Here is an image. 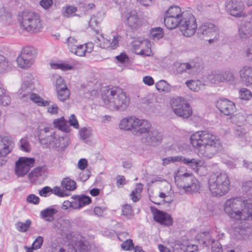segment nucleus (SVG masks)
Here are the masks:
<instances>
[{"label": "nucleus", "mask_w": 252, "mask_h": 252, "mask_svg": "<svg viewBox=\"0 0 252 252\" xmlns=\"http://www.w3.org/2000/svg\"><path fill=\"white\" fill-rule=\"evenodd\" d=\"M106 14L104 10L98 11L95 15H93L89 21V26L92 29L97 27L103 20Z\"/></svg>", "instance_id": "c85d7f7f"}, {"label": "nucleus", "mask_w": 252, "mask_h": 252, "mask_svg": "<svg viewBox=\"0 0 252 252\" xmlns=\"http://www.w3.org/2000/svg\"><path fill=\"white\" fill-rule=\"evenodd\" d=\"M182 160V156L169 157L163 158L162 159V165L166 166L172 163L180 162Z\"/></svg>", "instance_id": "8fccbe9b"}, {"label": "nucleus", "mask_w": 252, "mask_h": 252, "mask_svg": "<svg viewBox=\"0 0 252 252\" xmlns=\"http://www.w3.org/2000/svg\"><path fill=\"white\" fill-rule=\"evenodd\" d=\"M27 85V82H23L17 94L19 97L23 101H28L30 94L33 91Z\"/></svg>", "instance_id": "cd10ccee"}, {"label": "nucleus", "mask_w": 252, "mask_h": 252, "mask_svg": "<svg viewBox=\"0 0 252 252\" xmlns=\"http://www.w3.org/2000/svg\"><path fill=\"white\" fill-rule=\"evenodd\" d=\"M102 98L105 106L111 111H123L129 104V98L126 93L118 87L104 91Z\"/></svg>", "instance_id": "7ed1b4c3"}, {"label": "nucleus", "mask_w": 252, "mask_h": 252, "mask_svg": "<svg viewBox=\"0 0 252 252\" xmlns=\"http://www.w3.org/2000/svg\"><path fill=\"white\" fill-rule=\"evenodd\" d=\"M174 179L178 188L185 193H194L200 190V182L191 174L179 169L174 174Z\"/></svg>", "instance_id": "20e7f679"}, {"label": "nucleus", "mask_w": 252, "mask_h": 252, "mask_svg": "<svg viewBox=\"0 0 252 252\" xmlns=\"http://www.w3.org/2000/svg\"><path fill=\"white\" fill-rule=\"evenodd\" d=\"M35 160L33 158L21 157L16 162L15 171L19 177L25 176L33 166Z\"/></svg>", "instance_id": "f8f14e48"}, {"label": "nucleus", "mask_w": 252, "mask_h": 252, "mask_svg": "<svg viewBox=\"0 0 252 252\" xmlns=\"http://www.w3.org/2000/svg\"><path fill=\"white\" fill-rule=\"evenodd\" d=\"M20 26L27 32L37 33L42 31L43 24L39 15L31 10H25L19 14Z\"/></svg>", "instance_id": "423d86ee"}, {"label": "nucleus", "mask_w": 252, "mask_h": 252, "mask_svg": "<svg viewBox=\"0 0 252 252\" xmlns=\"http://www.w3.org/2000/svg\"><path fill=\"white\" fill-rule=\"evenodd\" d=\"M162 134L156 129H151L142 138V142L145 145L156 147L159 145L162 140Z\"/></svg>", "instance_id": "f3484780"}, {"label": "nucleus", "mask_w": 252, "mask_h": 252, "mask_svg": "<svg viewBox=\"0 0 252 252\" xmlns=\"http://www.w3.org/2000/svg\"><path fill=\"white\" fill-rule=\"evenodd\" d=\"M26 201L29 203L38 205L39 203L40 198L34 194H30L27 196Z\"/></svg>", "instance_id": "680f3d73"}, {"label": "nucleus", "mask_w": 252, "mask_h": 252, "mask_svg": "<svg viewBox=\"0 0 252 252\" xmlns=\"http://www.w3.org/2000/svg\"><path fill=\"white\" fill-rule=\"evenodd\" d=\"M240 77L243 83L247 86L252 85V67L243 66L239 71Z\"/></svg>", "instance_id": "b1692460"}, {"label": "nucleus", "mask_w": 252, "mask_h": 252, "mask_svg": "<svg viewBox=\"0 0 252 252\" xmlns=\"http://www.w3.org/2000/svg\"><path fill=\"white\" fill-rule=\"evenodd\" d=\"M190 142L198 156L204 159H210L220 147L218 136L207 130L198 131L191 135Z\"/></svg>", "instance_id": "f257e3e1"}, {"label": "nucleus", "mask_w": 252, "mask_h": 252, "mask_svg": "<svg viewBox=\"0 0 252 252\" xmlns=\"http://www.w3.org/2000/svg\"><path fill=\"white\" fill-rule=\"evenodd\" d=\"M189 65H188V63H181L180 62H176L174 63L173 67V69L178 73H181L184 71H188V67Z\"/></svg>", "instance_id": "09e8293b"}, {"label": "nucleus", "mask_w": 252, "mask_h": 252, "mask_svg": "<svg viewBox=\"0 0 252 252\" xmlns=\"http://www.w3.org/2000/svg\"><path fill=\"white\" fill-rule=\"evenodd\" d=\"M12 142L7 137H3L0 140V156L8 154L12 150Z\"/></svg>", "instance_id": "bb28decb"}, {"label": "nucleus", "mask_w": 252, "mask_h": 252, "mask_svg": "<svg viewBox=\"0 0 252 252\" xmlns=\"http://www.w3.org/2000/svg\"><path fill=\"white\" fill-rule=\"evenodd\" d=\"M52 190V193H54L56 195L59 196V197H64L68 195L67 193H65V192L61 189V188L59 187L56 186L54 187L53 189L51 188Z\"/></svg>", "instance_id": "338daca9"}, {"label": "nucleus", "mask_w": 252, "mask_h": 252, "mask_svg": "<svg viewBox=\"0 0 252 252\" xmlns=\"http://www.w3.org/2000/svg\"><path fill=\"white\" fill-rule=\"evenodd\" d=\"M57 132L50 127H44L39 130L38 138L40 143L46 147H53Z\"/></svg>", "instance_id": "2eb2a0df"}, {"label": "nucleus", "mask_w": 252, "mask_h": 252, "mask_svg": "<svg viewBox=\"0 0 252 252\" xmlns=\"http://www.w3.org/2000/svg\"><path fill=\"white\" fill-rule=\"evenodd\" d=\"M154 220L162 225L170 226L172 224L173 219L169 214L157 209L152 210Z\"/></svg>", "instance_id": "6ab92c4d"}, {"label": "nucleus", "mask_w": 252, "mask_h": 252, "mask_svg": "<svg viewBox=\"0 0 252 252\" xmlns=\"http://www.w3.org/2000/svg\"><path fill=\"white\" fill-rule=\"evenodd\" d=\"M58 99L61 101H64L69 98L70 91L67 87L56 90Z\"/></svg>", "instance_id": "4c0bfd02"}, {"label": "nucleus", "mask_w": 252, "mask_h": 252, "mask_svg": "<svg viewBox=\"0 0 252 252\" xmlns=\"http://www.w3.org/2000/svg\"><path fill=\"white\" fill-rule=\"evenodd\" d=\"M66 43L69 50L72 52L77 45V40L73 36H69L66 39Z\"/></svg>", "instance_id": "bf43d9fd"}, {"label": "nucleus", "mask_w": 252, "mask_h": 252, "mask_svg": "<svg viewBox=\"0 0 252 252\" xmlns=\"http://www.w3.org/2000/svg\"><path fill=\"white\" fill-rule=\"evenodd\" d=\"M170 105L174 113L179 117L187 119L192 114V109L190 104L183 97L172 98Z\"/></svg>", "instance_id": "6e6552de"}, {"label": "nucleus", "mask_w": 252, "mask_h": 252, "mask_svg": "<svg viewBox=\"0 0 252 252\" xmlns=\"http://www.w3.org/2000/svg\"><path fill=\"white\" fill-rule=\"evenodd\" d=\"M137 118L134 116H128L123 118L119 124V128L125 131H134Z\"/></svg>", "instance_id": "5701e85b"}, {"label": "nucleus", "mask_w": 252, "mask_h": 252, "mask_svg": "<svg viewBox=\"0 0 252 252\" xmlns=\"http://www.w3.org/2000/svg\"><path fill=\"white\" fill-rule=\"evenodd\" d=\"M69 145V138L67 135L63 133L60 134L57 132L53 147L57 151H63Z\"/></svg>", "instance_id": "4be33fe9"}, {"label": "nucleus", "mask_w": 252, "mask_h": 252, "mask_svg": "<svg viewBox=\"0 0 252 252\" xmlns=\"http://www.w3.org/2000/svg\"><path fill=\"white\" fill-rule=\"evenodd\" d=\"M181 161L196 172H198V167L201 166L203 164V162L200 160L195 158H186L182 156Z\"/></svg>", "instance_id": "7c9ffc66"}, {"label": "nucleus", "mask_w": 252, "mask_h": 252, "mask_svg": "<svg viewBox=\"0 0 252 252\" xmlns=\"http://www.w3.org/2000/svg\"><path fill=\"white\" fill-rule=\"evenodd\" d=\"M198 33L203 37H210L207 39L210 43H213L219 39L218 29L216 26L211 23L202 24L198 29Z\"/></svg>", "instance_id": "9b49d317"}, {"label": "nucleus", "mask_w": 252, "mask_h": 252, "mask_svg": "<svg viewBox=\"0 0 252 252\" xmlns=\"http://www.w3.org/2000/svg\"><path fill=\"white\" fill-rule=\"evenodd\" d=\"M31 224V221L27 220L25 222H17L15 224V227L17 230L20 232H26L30 227Z\"/></svg>", "instance_id": "5fc2aeb1"}, {"label": "nucleus", "mask_w": 252, "mask_h": 252, "mask_svg": "<svg viewBox=\"0 0 252 252\" xmlns=\"http://www.w3.org/2000/svg\"><path fill=\"white\" fill-rule=\"evenodd\" d=\"M122 213L123 215L128 218H130L133 215V212L131 207L127 204H126L123 207Z\"/></svg>", "instance_id": "69168bd1"}, {"label": "nucleus", "mask_w": 252, "mask_h": 252, "mask_svg": "<svg viewBox=\"0 0 252 252\" xmlns=\"http://www.w3.org/2000/svg\"><path fill=\"white\" fill-rule=\"evenodd\" d=\"M216 107L220 111L225 115L232 114L236 110L234 103L226 98H220L216 103Z\"/></svg>", "instance_id": "a211bd4d"}, {"label": "nucleus", "mask_w": 252, "mask_h": 252, "mask_svg": "<svg viewBox=\"0 0 252 252\" xmlns=\"http://www.w3.org/2000/svg\"><path fill=\"white\" fill-rule=\"evenodd\" d=\"M224 210L230 218L236 220H252V200H244L241 197L229 199L224 204Z\"/></svg>", "instance_id": "f03ea898"}, {"label": "nucleus", "mask_w": 252, "mask_h": 252, "mask_svg": "<svg viewBox=\"0 0 252 252\" xmlns=\"http://www.w3.org/2000/svg\"><path fill=\"white\" fill-rule=\"evenodd\" d=\"M185 12H183L181 8L178 6H171L164 14L165 26L169 29L176 28L183 21Z\"/></svg>", "instance_id": "0eeeda50"}, {"label": "nucleus", "mask_w": 252, "mask_h": 252, "mask_svg": "<svg viewBox=\"0 0 252 252\" xmlns=\"http://www.w3.org/2000/svg\"><path fill=\"white\" fill-rule=\"evenodd\" d=\"M208 78L212 83L217 84L222 82L220 73H214L209 75Z\"/></svg>", "instance_id": "e2e57ef3"}, {"label": "nucleus", "mask_w": 252, "mask_h": 252, "mask_svg": "<svg viewBox=\"0 0 252 252\" xmlns=\"http://www.w3.org/2000/svg\"><path fill=\"white\" fill-rule=\"evenodd\" d=\"M11 63L7 61L5 58L0 54V70L1 71H7L11 68Z\"/></svg>", "instance_id": "864d4df0"}, {"label": "nucleus", "mask_w": 252, "mask_h": 252, "mask_svg": "<svg viewBox=\"0 0 252 252\" xmlns=\"http://www.w3.org/2000/svg\"><path fill=\"white\" fill-rule=\"evenodd\" d=\"M23 82H27V85L32 91H40L42 87L38 80L33 75L30 74L27 76Z\"/></svg>", "instance_id": "c756f323"}, {"label": "nucleus", "mask_w": 252, "mask_h": 252, "mask_svg": "<svg viewBox=\"0 0 252 252\" xmlns=\"http://www.w3.org/2000/svg\"><path fill=\"white\" fill-rule=\"evenodd\" d=\"M49 104L46 105L47 112L51 115H57L59 113V108L55 102L48 100Z\"/></svg>", "instance_id": "49530a36"}, {"label": "nucleus", "mask_w": 252, "mask_h": 252, "mask_svg": "<svg viewBox=\"0 0 252 252\" xmlns=\"http://www.w3.org/2000/svg\"><path fill=\"white\" fill-rule=\"evenodd\" d=\"M121 36L118 33L113 32L108 34H101L99 38L97 37L94 41L95 43L99 42L100 47L108 50L116 49L119 45Z\"/></svg>", "instance_id": "1a4fd4ad"}, {"label": "nucleus", "mask_w": 252, "mask_h": 252, "mask_svg": "<svg viewBox=\"0 0 252 252\" xmlns=\"http://www.w3.org/2000/svg\"><path fill=\"white\" fill-rule=\"evenodd\" d=\"M16 63L19 68L26 70L29 69L33 65V63L29 62V60L26 59L20 55L17 57Z\"/></svg>", "instance_id": "c9c22d12"}, {"label": "nucleus", "mask_w": 252, "mask_h": 252, "mask_svg": "<svg viewBox=\"0 0 252 252\" xmlns=\"http://www.w3.org/2000/svg\"><path fill=\"white\" fill-rule=\"evenodd\" d=\"M240 97L244 100H249L252 96L251 92L247 88H242L239 91Z\"/></svg>", "instance_id": "4d7b16f0"}, {"label": "nucleus", "mask_w": 252, "mask_h": 252, "mask_svg": "<svg viewBox=\"0 0 252 252\" xmlns=\"http://www.w3.org/2000/svg\"><path fill=\"white\" fill-rule=\"evenodd\" d=\"M185 84L190 90L194 92H199L204 87V84L198 80H187Z\"/></svg>", "instance_id": "72a5a7b5"}, {"label": "nucleus", "mask_w": 252, "mask_h": 252, "mask_svg": "<svg viewBox=\"0 0 252 252\" xmlns=\"http://www.w3.org/2000/svg\"><path fill=\"white\" fill-rule=\"evenodd\" d=\"M20 54L36 59L37 52L36 49L33 47L27 46L23 48Z\"/></svg>", "instance_id": "79ce46f5"}, {"label": "nucleus", "mask_w": 252, "mask_h": 252, "mask_svg": "<svg viewBox=\"0 0 252 252\" xmlns=\"http://www.w3.org/2000/svg\"><path fill=\"white\" fill-rule=\"evenodd\" d=\"M79 134L80 138L85 142L88 143L90 141V137L92 136L93 130L91 127H84L80 129Z\"/></svg>", "instance_id": "58836bf2"}, {"label": "nucleus", "mask_w": 252, "mask_h": 252, "mask_svg": "<svg viewBox=\"0 0 252 252\" xmlns=\"http://www.w3.org/2000/svg\"><path fill=\"white\" fill-rule=\"evenodd\" d=\"M71 222L68 219H60L53 224L55 231L61 235L66 234L70 230Z\"/></svg>", "instance_id": "aec40b11"}, {"label": "nucleus", "mask_w": 252, "mask_h": 252, "mask_svg": "<svg viewBox=\"0 0 252 252\" xmlns=\"http://www.w3.org/2000/svg\"><path fill=\"white\" fill-rule=\"evenodd\" d=\"M62 188L66 190L73 191L76 188V182L69 178H65L61 182Z\"/></svg>", "instance_id": "e433bc0d"}, {"label": "nucleus", "mask_w": 252, "mask_h": 252, "mask_svg": "<svg viewBox=\"0 0 252 252\" xmlns=\"http://www.w3.org/2000/svg\"><path fill=\"white\" fill-rule=\"evenodd\" d=\"M163 32L162 28L157 27L152 29L150 32V37L154 40H158L162 38Z\"/></svg>", "instance_id": "c03bdc74"}, {"label": "nucleus", "mask_w": 252, "mask_h": 252, "mask_svg": "<svg viewBox=\"0 0 252 252\" xmlns=\"http://www.w3.org/2000/svg\"><path fill=\"white\" fill-rule=\"evenodd\" d=\"M52 80L55 83L56 90L67 87L64 79L61 76L57 74L54 75L53 76Z\"/></svg>", "instance_id": "37998d69"}, {"label": "nucleus", "mask_w": 252, "mask_h": 252, "mask_svg": "<svg viewBox=\"0 0 252 252\" xmlns=\"http://www.w3.org/2000/svg\"><path fill=\"white\" fill-rule=\"evenodd\" d=\"M45 172V169L43 167H39L34 168L29 174V177L30 181L32 182H35L44 175Z\"/></svg>", "instance_id": "f704fd0d"}, {"label": "nucleus", "mask_w": 252, "mask_h": 252, "mask_svg": "<svg viewBox=\"0 0 252 252\" xmlns=\"http://www.w3.org/2000/svg\"><path fill=\"white\" fill-rule=\"evenodd\" d=\"M133 49L137 55L150 56L152 55L151 44L147 39H136L132 43Z\"/></svg>", "instance_id": "4468645a"}, {"label": "nucleus", "mask_w": 252, "mask_h": 252, "mask_svg": "<svg viewBox=\"0 0 252 252\" xmlns=\"http://www.w3.org/2000/svg\"><path fill=\"white\" fill-rule=\"evenodd\" d=\"M242 189L243 191L249 195L252 196V181H248L244 183Z\"/></svg>", "instance_id": "052dcab7"}, {"label": "nucleus", "mask_w": 252, "mask_h": 252, "mask_svg": "<svg viewBox=\"0 0 252 252\" xmlns=\"http://www.w3.org/2000/svg\"><path fill=\"white\" fill-rule=\"evenodd\" d=\"M226 8L232 16L240 17L245 15V5L242 0H231L227 2Z\"/></svg>", "instance_id": "dca6fc26"}, {"label": "nucleus", "mask_w": 252, "mask_h": 252, "mask_svg": "<svg viewBox=\"0 0 252 252\" xmlns=\"http://www.w3.org/2000/svg\"><path fill=\"white\" fill-rule=\"evenodd\" d=\"M77 197L80 201V203L82 208L85 206L89 205L91 202V198L89 196L83 195L77 196Z\"/></svg>", "instance_id": "774afa93"}, {"label": "nucleus", "mask_w": 252, "mask_h": 252, "mask_svg": "<svg viewBox=\"0 0 252 252\" xmlns=\"http://www.w3.org/2000/svg\"><path fill=\"white\" fill-rule=\"evenodd\" d=\"M170 85L166 81L161 80L156 84V89L160 92L167 93L170 91Z\"/></svg>", "instance_id": "a18cd8bd"}, {"label": "nucleus", "mask_w": 252, "mask_h": 252, "mask_svg": "<svg viewBox=\"0 0 252 252\" xmlns=\"http://www.w3.org/2000/svg\"><path fill=\"white\" fill-rule=\"evenodd\" d=\"M77 11L76 7L73 6H66L63 7L62 14L64 17H69L74 15Z\"/></svg>", "instance_id": "603ef678"}, {"label": "nucleus", "mask_w": 252, "mask_h": 252, "mask_svg": "<svg viewBox=\"0 0 252 252\" xmlns=\"http://www.w3.org/2000/svg\"><path fill=\"white\" fill-rule=\"evenodd\" d=\"M184 15V18L179 27L184 36L190 37L195 33L197 30L196 19L189 12H185Z\"/></svg>", "instance_id": "9d476101"}, {"label": "nucleus", "mask_w": 252, "mask_h": 252, "mask_svg": "<svg viewBox=\"0 0 252 252\" xmlns=\"http://www.w3.org/2000/svg\"><path fill=\"white\" fill-rule=\"evenodd\" d=\"M152 129V125L150 122L146 119L137 118L135 128L134 132L136 135L147 134Z\"/></svg>", "instance_id": "412c9836"}, {"label": "nucleus", "mask_w": 252, "mask_h": 252, "mask_svg": "<svg viewBox=\"0 0 252 252\" xmlns=\"http://www.w3.org/2000/svg\"><path fill=\"white\" fill-rule=\"evenodd\" d=\"M57 213V210L55 208L49 207L42 210L40 213V217L41 219L47 221H52L53 216Z\"/></svg>", "instance_id": "2f4dec72"}, {"label": "nucleus", "mask_w": 252, "mask_h": 252, "mask_svg": "<svg viewBox=\"0 0 252 252\" xmlns=\"http://www.w3.org/2000/svg\"><path fill=\"white\" fill-rule=\"evenodd\" d=\"M19 146L21 150L29 152L31 150L30 142L26 138H22L19 142Z\"/></svg>", "instance_id": "6e6d98bb"}, {"label": "nucleus", "mask_w": 252, "mask_h": 252, "mask_svg": "<svg viewBox=\"0 0 252 252\" xmlns=\"http://www.w3.org/2000/svg\"><path fill=\"white\" fill-rule=\"evenodd\" d=\"M53 124L55 127H58L62 131L67 132L68 130V127L67 126V122L63 117L59 119H55L54 121Z\"/></svg>", "instance_id": "a19ab883"}, {"label": "nucleus", "mask_w": 252, "mask_h": 252, "mask_svg": "<svg viewBox=\"0 0 252 252\" xmlns=\"http://www.w3.org/2000/svg\"><path fill=\"white\" fill-rule=\"evenodd\" d=\"M142 189L143 185L141 184H138L136 185L135 189L132 191L130 197L134 202H137L140 199Z\"/></svg>", "instance_id": "ea45409f"}, {"label": "nucleus", "mask_w": 252, "mask_h": 252, "mask_svg": "<svg viewBox=\"0 0 252 252\" xmlns=\"http://www.w3.org/2000/svg\"><path fill=\"white\" fill-rule=\"evenodd\" d=\"M201 238L202 243L206 247L210 244L212 245L214 244L213 241H215L212 238L210 233L207 232L202 233L201 235Z\"/></svg>", "instance_id": "3c124183"}, {"label": "nucleus", "mask_w": 252, "mask_h": 252, "mask_svg": "<svg viewBox=\"0 0 252 252\" xmlns=\"http://www.w3.org/2000/svg\"><path fill=\"white\" fill-rule=\"evenodd\" d=\"M222 82H228L233 80L234 76L231 71L226 70L220 73Z\"/></svg>", "instance_id": "13d9d810"}, {"label": "nucleus", "mask_w": 252, "mask_h": 252, "mask_svg": "<svg viewBox=\"0 0 252 252\" xmlns=\"http://www.w3.org/2000/svg\"><path fill=\"white\" fill-rule=\"evenodd\" d=\"M29 100L40 107H45L49 104L47 100H44L38 94L33 92L30 94V96L28 97Z\"/></svg>", "instance_id": "473e14b6"}, {"label": "nucleus", "mask_w": 252, "mask_h": 252, "mask_svg": "<svg viewBox=\"0 0 252 252\" xmlns=\"http://www.w3.org/2000/svg\"><path fill=\"white\" fill-rule=\"evenodd\" d=\"M93 49L94 44L92 42H88L82 45H77L71 52L77 56L83 57L86 53L92 52Z\"/></svg>", "instance_id": "a878e982"}, {"label": "nucleus", "mask_w": 252, "mask_h": 252, "mask_svg": "<svg viewBox=\"0 0 252 252\" xmlns=\"http://www.w3.org/2000/svg\"><path fill=\"white\" fill-rule=\"evenodd\" d=\"M208 188L214 196H221L229 190L230 181L224 172L211 174L208 180Z\"/></svg>", "instance_id": "39448f33"}, {"label": "nucleus", "mask_w": 252, "mask_h": 252, "mask_svg": "<svg viewBox=\"0 0 252 252\" xmlns=\"http://www.w3.org/2000/svg\"><path fill=\"white\" fill-rule=\"evenodd\" d=\"M239 37L242 40L252 36V20L241 24L238 29Z\"/></svg>", "instance_id": "393cba45"}, {"label": "nucleus", "mask_w": 252, "mask_h": 252, "mask_svg": "<svg viewBox=\"0 0 252 252\" xmlns=\"http://www.w3.org/2000/svg\"><path fill=\"white\" fill-rule=\"evenodd\" d=\"M123 17L126 24L132 30H137L142 25V19L135 10L124 12Z\"/></svg>", "instance_id": "ddd939ff"}, {"label": "nucleus", "mask_w": 252, "mask_h": 252, "mask_svg": "<svg viewBox=\"0 0 252 252\" xmlns=\"http://www.w3.org/2000/svg\"><path fill=\"white\" fill-rule=\"evenodd\" d=\"M234 130L235 135L238 137H243L247 133V130L241 126H235Z\"/></svg>", "instance_id": "0e129e2a"}, {"label": "nucleus", "mask_w": 252, "mask_h": 252, "mask_svg": "<svg viewBox=\"0 0 252 252\" xmlns=\"http://www.w3.org/2000/svg\"><path fill=\"white\" fill-rule=\"evenodd\" d=\"M189 72H195L201 67V63L198 61H190L187 63Z\"/></svg>", "instance_id": "de8ad7c7"}]
</instances>
